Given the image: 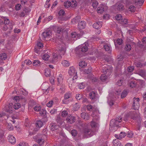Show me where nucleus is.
Instances as JSON below:
<instances>
[{"label":"nucleus","instance_id":"obj_1","mask_svg":"<svg viewBox=\"0 0 146 146\" xmlns=\"http://www.w3.org/2000/svg\"><path fill=\"white\" fill-rule=\"evenodd\" d=\"M2 20L0 19V26L1 25L2 29L4 31H6L9 28L10 30L13 28V25L10 23L8 18L6 17H1Z\"/></svg>","mask_w":146,"mask_h":146},{"label":"nucleus","instance_id":"obj_59","mask_svg":"<svg viewBox=\"0 0 146 146\" xmlns=\"http://www.w3.org/2000/svg\"><path fill=\"white\" fill-rule=\"evenodd\" d=\"M139 74L141 76H144L145 74V71L144 70H141L139 72Z\"/></svg>","mask_w":146,"mask_h":146},{"label":"nucleus","instance_id":"obj_5","mask_svg":"<svg viewBox=\"0 0 146 146\" xmlns=\"http://www.w3.org/2000/svg\"><path fill=\"white\" fill-rule=\"evenodd\" d=\"M50 127L51 130L53 131H56L57 133H59L61 128L58 125L54 123H52L50 124Z\"/></svg>","mask_w":146,"mask_h":146},{"label":"nucleus","instance_id":"obj_6","mask_svg":"<svg viewBox=\"0 0 146 146\" xmlns=\"http://www.w3.org/2000/svg\"><path fill=\"white\" fill-rule=\"evenodd\" d=\"M56 50L59 53V55L60 56L63 55L65 54V49L61 45H58L57 46Z\"/></svg>","mask_w":146,"mask_h":146},{"label":"nucleus","instance_id":"obj_61","mask_svg":"<svg viewBox=\"0 0 146 146\" xmlns=\"http://www.w3.org/2000/svg\"><path fill=\"white\" fill-rule=\"evenodd\" d=\"M82 97V95L80 94H78L76 95V98L77 100H80Z\"/></svg>","mask_w":146,"mask_h":146},{"label":"nucleus","instance_id":"obj_45","mask_svg":"<svg viewBox=\"0 0 146 146\" xmlns=\"http://www.w3.org/2000/svg\"><path fill=\"white\" fill-rule=\"evenodd\" d=\"M21 107L20 104L19 103H17L15 104L13 107L15 109H17Z\"/></svg>","mask_w":146,"mask_h":146},{"label":"nucleus","instance_id":"obj_30","mask_svg":"<svg viewBox=\"0 0 146 146\" xmlns=\"http://www.w3.org/2000/svg\"><path fill=\"white\" fill-rule=\"evenodd\" d=\"M131 45L129 44H127L125 46V49L127 51H129L131 49Z\"/></svg>","mask_w":146,"mask_h":146},{"label":"nucleus","instance_id":"obj_54","mask_svg":"<svg viewBox=\"0 0 146 146\" xmlns=\"http://www.w3.org/2000/svg\"><path fill=\"white\" fill-rule=\"evenodd\" d=\"M34 109L35 111H38L41 110V108L40 106H37L34 107Z\"/></svg>","mask_w":146,"mask_h":146},{"label":"nucleus","instance_id":"obj_15","mask_svg":"<svg viewBox=\"0 0 146 146\" xmlns=\"http://www.w3.org/2000/svg\"><path fill=\"white\" fill-rule=\"evenodd\" d=\"M88 50V48L87 45L86 44H83L80 47L79 51L84 52L87 51Z\"/></svg>","mask_w":146,"mask_h":146},{"label":"nucleus","instance_id":"obj_55","mask_svg":"<svg viewBox=\"0 0 146 146\" xmlns=\"http://www.w3.org/2000/svg\"><path fill=\"white\" fill-rule=\"evenodd\" d=\"M98 5V2L96 1L93 2L92 4V6L94 8H96Z\"/></svg>","mask_w":146,"mask_h":146},{"label":"nucleus","instance_id":"obj_38","mask_svg":"<svg viewBox=\"0 0 146 146\" xmlns=\"http://www.w3.org/2000/svg\"><path fill=\"white\" fill-rule=\"evenodd\" d=\"M0 58L1 60H5L7 58V56L5 53H3L1 54Z\"/></svg>","mask_w":146,"mask_h":146},{"label":"nucleus","instance_id":"obj_47","mask_svg":"<svg viewBox=\"0 0 146 146\" xmlns=\"http://www.w3.org/2000/svg\"><path fill=\"white\" fill-rule=\"evenodd\" d=\"M116 42L117 44L120 45L123 43V41L122 39L118 38L116 40Z\"/></svg>","mask_w":146,"mask_h":146},{"label":"nucleus","instance_id":"obj_31","mask_svg":"<svg viewBox=\"0 0 146 146\" xmlns=\"http://www.w3.org/2000/svg\"><path fill=\"white\" fill-rule=\"evenodd\" d=\"M79 65L82 68L85 67L87 65L86 64L85 62L84 61H82L80 62L79 64Z\"/></svg>","mask_w":146,"mask_h":146},{"label":"nucleus","instance_id":"obj_37","mask_svg":"<svg viewBox=\"0 0 146 146\" xmlns=\"http://www.w3.org/2000/svg\"><path fill=\"white\" fill-rule=\"evenodd\" d=\"M71 2L70 6L72 7H74L77 5L76 2V1L74 0L72 1Z\"/></svg>","mask_w":146,"mask_h":146},{"label":"nucleus","instance_id":"obj_58","mask_svg":"<svg viewBox=\"0 0 146 146\" xmlns=\"http://www.w3.org/2000/svg\"><path fill=\"white\" fill-rule=\"evenodd\" d=\"M62 30L60 27H57L56 29V31L58 33H60L61 32H62Z\"/></svg>","mask_w":146,"mask_h":146},{"label":"nucleus","instance_id":"obj_16","mask_svg":"<svg viewBox=\"0 0 146 146\" xmlns=\"http://www.w3.org/2000/svg\"><path fill=\"white\" fill-rule=\"evenodd\" d=\"M81 117L85 120H88L90 118V116L89 115L84 112L82 113L81 114Z\"/></svg>","mask_w":146,"mask_h":146},{"label":"nucleus","instance_id":"obj_7","mask_svg":"<svg viewBox=\"0 0 146 146\" xmlns=\"http://www.w3.org/2000/svg\"><path fill=\"white\" fill-rule=\"evenodd\" d=\"M13 107V105L12 103L9 104L5 106V110L6 112L10 113H12Z\"/></svg>","mask_w":146,"mask_h":146},{"label":"nucleus","instance_id":"obj_22","mask_svg":"<svg viewBox=\"0 0 146 146\" xmlns=\"http://www.w3.org/2000/svg\"><path fill=\"white\" fill-rule=\"evenodd\" d=\"M96 93L95 92H90L89 94L90 98L92 100H94L96 99Z\"/></svg>","mask_w":146,"mask_h":146},{"label":"nucleus","instance_id":"obj_25","mask_svg":"<svg viewBox=\"0 0 146 146\" xmlns=\"http://www.w3.org/2000/svg\"><path fill=\"white\" fill-rule=\"evenodd\" d=\"M62 64L63 66L66 67H68L70 65L69 62L66 60H63L62 62Z\"/></svg>","mask_w":146,"mask_h":146},{"label":"nucleus","instance_id":"obj_40","mask_svg":"<svg viewBox=\"0 0 146 146\" xmlns=\"http://www.w3.org/2000/svg\"><path fill=\"white\" fill-rule=\"evenodd\" d=\"M118 10L120 11H122L124 9V7L123 5L121 4L119 5L117 7Z\"/></svg>","mask_w":146,"mask_h":146},{"label":"nucleus","instance_id":"obj_49","mask_svg":"<svg viewBox=\"0 0 146 146\" xmlns=\"http://www.w3.org/2000/svg\"><path fill=\"white\" fill-rule=\"evenodd\" d=\"M61 115L63 117H66L68 114V112L66 111H64L61 113Z\"/></svg>","mask_w":146,"mask_h":146},{"label":"nucleus","instance_id":"obj_26","mask_svg":"<svg viewBox=\"0 0 146 146\" xmlns=\"http://www.w3.org/2000/svg\"><path fill=\"white\" fill-rule=\"evenodd\" d=\"M63 78L62 77V75L61 74H59V76L57 78L58 82L59 84H60L63 81Z\"/></svg>","mask_w":146,"mask_h":146},{"label":"nucleus","instance_id":"obj_4","mask_svg":"<svg viewBox=\"0 0 146 146\" xmlns=\"http://www.w3.org/2000/svg\"><path fill=\"white\" fill-rule=\"evenodd\" d=\"M133 109L135 110H138L139 107V102L140 101V99L139 98H135L134 97L133 98Z\"/></svg>","mask_w":146,"mask_h":146},{"label":"nucleus","instance_id":"obj_36","mask_svg":"<svg viewBox=\"0 0 146 146\" xmlns=\"http://www.w3.org/2000/svg\"><path fill=\"white\" fill-rule=\"evenodd\" d=\"M49 57L50 56L48 54H45L43 55L42 58L45 60H48Z\"/></svg>","mask_w":146,"mask_h":146},{"label":"nucleus","instance_id":"obj_11","mask_svg":"<svg viewBox=\"0 0 146 146\" xmlns=\"http://www.w3.org/2000/svg\"><path fill=\"white\" fill-rule=\"evenodd\" d=\"M7 138L11 144H14L15 143L16 139L12 135H9L8 136Z\"/></svg>","mask_w":146,"mask_h":146},{"label":"nucleus","instance_id":"obj_50","mask_svg":"<svg viewBox=\"0 0 146 146\" xmlns=\"http://www.w3.org/2000/svg\"><path fill=\"white\" fill-rule=\"evenodd\" d=\"M115 18L117 20L119 21L122 19V16L121 14H118L116 15Z\"/></svg>","mask_w":146,"mask_h":146},{"label":"nucleus","instance_id":"obj_8","mask_svg":"<svg viewBox=\"0 0 146 146\" xmlns=\"http://www.w3.org/2000/svg\"><path fill=\"white\" fill-rule=\"evenodd\" d=\"M66 120L68 123H72L75 122V118L74 117L70 115L67 117Z\"/></svg>","mask_w":146,"mask_h":146},{"label":"nucleus","instance_id":"obj_34","mask_svg":"<svg viewBox=\"0 0 146 146\" xmlns=\"http://www.w3.org/2000/svg\"><path fill=\"white\" fill-rule=\"evenodd\" d=\"M67 81L68 83L70 86H72L74 82H75L74 81L72 80L71 78H70L68 79Z\"/></svg>","mask_w":146,"mask_h":146},{"label":"nucleus","instance_id":"obj_20","mask_svg":"<svg viewBox=\"0 0 146 146\" xmlns=\"http://www.w3.org/2000/svg\"><path fill=\"white\" fill-rule=\"evenodd\" d=\"M43 122L40 120H37L36 122V126L39 128L41 127L43 125Z\"/></svg>","mask_w":146,"mask_h":146},{"label":"nucleus","instance_id":"obj_14","mask_svg":"<svg viewBox=\"0 0 146 146\" xmlns=\"http://www.w3.org/2000/svg\"><path fill=\"white\" fill-rule=\"evenodd\" d=\"M68 72L69 75L72 76L74 75L76 73H77V72H75V68L73 66L70 68Z\"/></svg>","mask_w":146,"mask_h":146},{"label":"nucleus","instance_id":"obj_44","mask_svg":"<svg viewBox=\"0 0 146 146\" xmlns=\"http://www.w3.org/2000/svg\"><path fill=\"white\" fill-rule=\"evenodd\" d=\"M126 135V133L125 132H121L119 134V138L121 139L122 138L124 137Z\"/></svg>","mask_w":146,"mask_h":146},{"label":"nucleus","instance_id":"obj_18","mask_svg":"<svg viewBox=\"0 0 146 146\" xmlns=\"http://www.w3.org/2000/svg\"><path fill=\"white\" fill-rule=\"evenodd\" d=\"M113 143L114 146H122L120 142L119 141L118 139L113 140Z\"/></svg>","mask_w":146,"mask_h":146},{"label":"nucleus","instance_id":"obj_48","mask_svg":"<svg viewBox=\"0 0 146 146\" xmlns=\"http://www.w3.org/2000/svg\"><path fill=\"white\" fill-rule=\"evenodd\" d=\"M127 135V136L129 138H131L133 137V134L132 131H129L128 132Z\"/></svg>","mask_w":146,"mask_h":146},{"label":"nucleus","instance_id":"obj_46","mask_svg":"<svg viewBox=\"0 0 146 146\" xmlns=\"http://www.w3.org/2000/svg\"><path fill=\"white\" fill-rule=\"evenodd\" d=\"M38 143L41 146L44 143V140L42 139H40L38 140Z\"/></svg>","mask_w":146,"mask_h":146},{"label":"nucleus","instance_id":"obj_57","mask_svg":"<svg viewBox=\"0 0 146 146\" xmlns=\"http://www.w3.org/2000/svg\"><path fill=\"white\" fill-rule=\"evenodd\" d=\"M40 114L41 115H44L46 113V111L44 109H42L41 110H40Z\"/></svg>","mask_w":146,"mask_h":146},{"label":"nucleus","instance_id":"obj_32","mask_svg":"<svg viewBox=\"0 0 146 146\" xmlns=\"http://www.w3.org/2000/svg\"><path fill=\"white\" fill-rule=\"evenodd\" d=\"M71 95L69 92L66 93L64 95V98L68 99L71 97Z\"/></svg>","mask_w":146,"mask_h":146},{"label":"nucleus","instance_id":"obj_24","mask_svg":"<svg viewBox=\"0 0 146 146\" xmlns=\"http://www.w3.org/2000/svg\"><path fill=\"white\" fill-rule=\"evenodd\" d=\"M80 16H78L76 17L74 19H73L72 20V22L73 23H77L79 21H80Z\"/></svg>","mask_w":146,"mask_h":146},{"label":"nucleus","instance_id":"obj_63","mask_svg":"<svg viewBox=\"0 0 146 146\" xmlns=\"http://www.w3.org/2000/svg\"><path fill=\"white\" fill-rule=\"evenodd\" d=\"M65 14L64 11L63 10H61L58 13V14L60 16H63Z\"/></svg>","mask_w":146,"mask_h":146},{"label":"nucleus","instance_id":"obj_29","mask_svg":"<svg viewBox=\"0 0 146 146\" xmlns=\"http://www.w3.org/2000/svg\"><path fill=\"white\" fill-rule=\"evenodd\" d=\"M144 1L143 0H135V3L140 6L142 5Z\"/></svg>","mask_w":146,"mask_h":146},{"label":"nucleus","instance_id":"obj_35","mask_svg":"<svg viewBox=\"0 0 146 146\" xmlns=\"http://www.w3.org/2000/svg\"><path fill=\"white\" fill-rule=\"evenodd\" d=\"M127 92L125 90H124L122 92L121 95V98H123L127 95Z\"/></svg>","mask_w":146,"mask_h":146},{"label":"nucleus","instance_id":"obj_64","mask_svg":"<svg viewBox=\"0 0 146 146\" xmlns=\"http://www.w3.org/2000/svg\"><path fill=\"white\" fill-rule=\"evenodd\" d=\"M70 102L69 100H67L66 99L64 98V99L62 100V102L63 104H68Z\"/></svg>","mask_w":146,"mask_h":146},{"label":"nucleus","instance_id":"obj_27","mask_svg":"<svg viewBox=\"0 0 146 146\" xmlns=\"http://www.w3.org/2000/svg\"><path fill=\"white\" fill-rule=\"evenodd\" d=\"M40 62L38 60H35L33 63L34 66H38L40 65Z\"/></svg>","mask_w":146,"mask_h":146},{"label":"nucleus","instance_id":"obj_41","mask_svg":"<svg viewBox=\"0 0 146 146\" xmlns=\"http://www.w3.org/2000/svg\"><path fill=\"white\" fill-rule=\"evenodd\" d=\"M123 78L120 79L117 82H116V84H117L119 86H120L122 85V84L123 83Z\"/></svg>","mask_w":146,"mask_h":146},{"label":"nucleus","instance_id":"obj_28","mask_svg":"<svg viewBox=\"0 0 146 146\" xmlns=\"http://www.w3.org/2000/svg\"><path fill=\"white\" fill-rule=\"evenodd\" d=\"M71 3L70 1H67L64 2V5L65 8H68L70 6Z\"/></svg>","mask_w":146,"mask_h":146},{"label":"nucleus","instance_id":"obj_2","mask_svg":"<svg viewBox=\"0 0 146 146\" xmlns=\"http://www.w3.org/2000/svg\"><path fill=\"white\" fill-rule=\"evenodd\" d=\"M82 126L83 127V131L84 134L83 137L84 138L91 137L94 135V132L88 128L87 124H82Z\"/></svg>","mask_w":146,"mask_h":146},{"label":"nucleus","instance_id":"obj_21","mask_svg":"<svg viewBox=\"0 0 146 146\" xmlns=\"http://www.w3.org/2000/svg\"><path fill=\"white\" fill-rule=\"evenodd\" d=\"M142 42L143 43L140 44V46L141 48H143V47L144 49L146 46V45L144 44L146 43V37H145L143 38L142 39Z\"/></svg>","mask_w":146,"mask_h":146},{"label":"nucleus","instance_id":"obj_52","mask_svg":"<svg viewBox=\"0 0 146 146\" xmlns=\"http://www.w3.org/2000/svg\"><path fill=\"white\" fill-rule=\"evenodd\" d=\"M129 9L131 12H133L135 11V8L134 6L131 5L129 7Z\"/></svg>","mask_w":146,"mask_h":146},{"label":"nucleus","instance_id":"obj_17","mask_svg":"<svg viewBox=\"0 0 146 146\" xmlns=\"http://www.w3.org/2000/svg\"><path fill=\"white\" fill-rule=\"evenodd\" d=\"M102 23L101 22H98L95 23L93 25V27L94 28L96 29H98L101 27Z\"/></svg>","mask_w":146,"mask_h":146},{"label":"nucleus","instance_id":"obj_10","mask_svg":"<svg viewBox=\"0 0 146 146\" xmlns=\"http://www.w3.org/2000/svg\"><path fill=\"white\" fill-rule=\"evenodd\" d=\"M86 26V23L84 21H81L78 23V27L80 29H83Z\"/></svg>","mask_w":146,"mask_h":146},{"label":"nucleus","instance_id":"obj_23","mask_svg":"<svg viewBox=\"0 0 146 146\" xmlns=\"http://www.w3.org/2000/svg\"><path fill=\"white\" fill-rule=\"evenodd\" d=\"M30 10H28L26 8H25L24 10L20 14V17H23L25 16V13L27 12H29Z\"/></svg>","mask_w":146,"mask_h":146},{"label":"nucleus","instance_id":"obj_19","mask_svg":"<svg viewBox=\"0 0 146 146\" xmlns=\"http://www.w3.org/2000/svg\"><path fill=\"white\" fill-rule=\"evenodd\" d=\"M128 85L131 88H133L136 86L137 84L135 81H131L128 82Z\"/></svg>","mask_w":146,"mask_h":146},{"label":"nucleus","instance_id":"obj_3","mask_svg":"<svg viewBox=\"0 0 146 146\" xmlns=\"http://www.w3.org/2000/svg\"><path fill=\"white\" fill-rule=\"evenodd\" d=\"M106 65V66L103 67L102 69V71H103V73L104 74H102L100 77L101 80L102 81H104L107 78V77L105 75V74H107L108 75H110V73L111 72V70L110 66H108L107 65Z\"/></svg>","mask_w":146,"mask_h":146},{"label":"nucleus","instance_id":"obj_62","mask_svg":"<svg viewBox=\"0 0 146 146\" xmlns=\"http://www.w3.org/2000/svg\"><path fill=\"white\" fill-rule=\"evenodd\" d=\"M91 126L92 127H95L97 126V123L94 121H92L91 123Z\"/></svg>","mask_w":146,"mask_h":146},{"label":"nucleus","instance_id":"obj_12","mask_svg":"<svg viewBox=\"0 0 146 146\" xmlns=\"http://www.w3.org/2000/svg\"><path fill=\"white\" fill-rule=\"evenodd\" d=\"M51 35V32L50 31H45L42 33V38L44 40L46 38L49 37Z\"/></svg>","mask_w":146,"mask_h":146},{"label":"nucleus","instance_id":"obj_42","mask_svg":"<svg viewBox=\"0 0 146 146\" xmlns=\"http://www.w3.org/2000/svg\"><path fill=\"white\" fill-rule=\"evenodd\" d=\"M87 110L90 111H92L94 109L93 106L90 104L87 106Z\"/></svg>","mask_w":146,"mask_h":146},{"label":"nucleus","instance_id":"obj_39","mask_svg":"<svg viewBox=\"0 0 146 146\" xmlns=\"http://www.w3.org/2000/svg\"><path fill=\"white\" fill-rule=\"evenodd\" d=\"M97 10L98 13L100 14L103 13L104 11V8L102 7H99L98 8Z\"/></svg>","mask_w":146,"mask_h":146},{"label":"nucleus","instance_id":"obj_53","mask_svg":"<svg viewBox=\"0 0 146 146\" xmlns=\"http://www.w3.org/2000/svg\"><path fill=\"white\" fill-rule=\"evenodd\" d=\"M91 72V69L90 68H88L87 69H85L84 70L83 72L84 74H88L90 73Z\"/></svg>","mask_w":146,"mask_h":146},{"label":"nucleus","instance_id":"obj_51","mask_svg":"<svg viewBox=\"0 0 146 146\" xmlns=\"http://www.w3.org/2000/svg\"><path fill=\"white\" fill-rule=\"evenodd\" d=\"M78 87L80 89H82L84 88L85 85L83 83H82L79 84L78 85Z\"/></svg>","mask_w":146,"mask_h":146},{"label":"nucleus","instance_id":"obj_60","mask_svg":"<svg viewBox=\"0 0 146 146\" xmlns=\"http://www.w3.org/2000/svg\"><path fill=\"white\" fill-rule=\"evenodd\" d=\"M53 102L52 100L50 101L47 104L46 106L48 107H50L52 106Z\"/></svg>","mask_w":146,"mask_h":146},{"label":"nucleus","instance_id":"obj_33","mask_svg":"<svg viewBox=\"0 0 146 146\" xmlns=\"http://www.w3.org/2000/svg\"><path fill=\"white\" fill-rule=\"evenodd\" d=\"M44 74L46 77H48L50 76V70L49 69H46L45 70Z\"/></svg>","mask_w":146,"mask_h":146},{"label":"nucleus","instance_id":"obj_13","mask_svg":"<svg viewBox=\"0 0 146 146\" xmlns=\"http://www.w3.org/2000/svg\"><path fill=\"white\" fill-rule=\"evenodd\" d=\"M122 121V117L121 116H119L117 117L115 119H112L110 121V123L112 124V123L115 121V122L120 123Z\"/></svg>","mask_w":146,"mask_h":146},{"label":"nucleus","instance_id":"obj_43","mask_svg":"<svg viewBox=\"0 0 146 146\" xmlns=\"http://www.w3.org/2000/svg\"><path fill=\"white\" fill-rule=\"evenodd\" d=\"M78 133L77 131L75 129H73L71 131V134L72 135L75 137L77 134Z\"/></svg>","mask_w":146,"mask_h":146},{"label":"nucleus","instance_id":"obj_9","mask_svg":"<svg viewBox=\"0 0 146 146\" xmlns=\"http://www.w3.org/2000/svg\"><path fill=\"white\" fill-rule=\"evenodd\" d=\"M42 89L43 90H45V92L46 94L48 93L50 86L48 84H42L41 86Z\"/></svg>","mask_w":146,"mask_h":146},{"label":"nucleus","instance_id":"obj_56","mask_svg":"<svg viewBox=\"0 0 146 146\" xmlns=\"http://www.w3.org/2000/svg\"><path fill=\"white\" fill-rule=\"evenodd\" d=\"M104 48L106 51H109L110 49V46L108 45H105L104 46Z\"/></svg>","mask_w":146,"mask_h":146}]
</instances>
